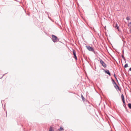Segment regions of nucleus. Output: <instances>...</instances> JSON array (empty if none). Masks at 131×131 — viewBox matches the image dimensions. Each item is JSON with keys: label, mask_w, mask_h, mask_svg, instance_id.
<instances>
[{"label": "nucleus", "mask_w": 131, "mask_h": 131, "mask_svg": "<svg viewBox=\"0 0 131 131\" xmlns=\"http://www.w3.org/2000/svg\"><path fill=\"white\" fill-rule=\"evenodd\" d=\"M52 39L54 42H57L58 40V38L56 36L53 35H52Z\"/></svg>", "instance_id": "f257e3e1"}, {"label": "nucleus", "mask_w": 131, "mask_h": 131, "mask_svg": "<svg viewBox=\"0 0 131 131\" xmlns=\"http://www.w3.org/2000/svg\"><path fill=\"white\" fill-rule=\"evenodd\" d=\"M86 48L89 51L94 52V50L93 48L91 47L90 46H86Z\"/></svg>", "instance_id": "f03ea898"}, {"label": "nucleus", "mask_w": 131, "mask_h": 131, "mask_svg": "<svg viewBox=\"0 0 131 131\" xmlns=\"http://www.w3.org/2000/svg\"><path fill=\"white\" fill-rule=\"evenodd\" d=\"M100 63L102 64V65L104 67H106V64L104 63V62L101 59L100 60Z\"/></svg>", "instance_id": "7ed1b4c3"}, {"label": "nucleus", "mask_w": 131, "mask_h": 131, "mask_svg": "<svg viewBox=\"0 0 131 131\" xmlns=\"http://www.w3.org/2000/svg\"><path fill=\"white\" fill-rule=\"evenodd\" d=\"M73 55L74 56V57L75 59V60H77V56H76V52H75V51L73 49Z\"/></svg>", "instance_id": "20e7f679"}, {"label": "nucleus", "mask_w": 131, "mask_h": 131, "mask_svg": "<svg viewBox=\"0 0 131 131\" xmlns=\"http://www.w3.org/2000/svg\"><path fill=\"white\" fill-rule=\"evenodd\" d=\"M114 87L115 88V89L117 90V89H118L119 90H120V89L119 88L118 86L116 84L115 85H114Z\"/></svg>", "instance_id": "39448f33"}, {"label": "nucleus", "mask_w": 131, "mask_h": 131, "mask_svg": "<svg viewBox=\"0 0 131 131\" xmlns=\"http://www.w3.org/2000/svg\"><path fill=\"white\" fill-rule=\"evenodd\" d=\"M121 98L123 101V103L124 104L125 103V101L124 100V98L123 95V94H122L121 95Z\"/></svg>", "instance_id": "423d86ee"}, {"label": "nucleus", "mask_w": 131, "mask_h": 131, "mask_svg": "<svg viewBox=\"0 0 131 131\" xmlns=\"http://www.w3.org/2000/svg\"><path fill=\"white\" fill-rule=\"evenodd\" d=\"M105 72L109 75L110 76L111 75V74L108 70L105 71Z\"/></svg>", "instance_id": "0eeeda50"}, {"label": "nucleus", "mask_w": 131, "mask_h": 131, "mask_svg": "<svg viewBox=\"0 0 131 131\" xmlns=\"http://www.w3.org/2000/svg\"><path fill=\"white\" fill-rule=\"evenodd\" d=\"M49 131H54L53 127H51L49 129Z\"/></svg>", "instance_id": "6e6552de"}, {"label": "nucleus", "mask_w": 131, "mask_h": 131, "mask_svg": "<svg viewBox=\"0 0 131 131\" xmlns=\"http://www.w3.org/2000/svg\"><path fill=\"white\" fill-rule=\"evenodd\" d=\"M115 27L116 28H117V29L118 30H119V26H118V25L117 24V23H116V25L115 26Z\"/></svg>", "instance_id": "1a4fd4ad"}, {"label": "nucleus", "mask_w": 131, "mask_h": 131, "mask_svg": "<svg viewBox=\"0 0 131 131\" xmlns=\"http://www.w3.org/2000/svg\"><path fill=\"white\" fill-rule=\"evenodd\" d=\"M128 106L129 108L131 109V103L128 104Z\"/></svg>", "instance_id": "9d476101"}, {"label": "nucleus", "mask_w": 131, "mask_h": 131, "mask_svg": "<svg viewBox=\"0 0 131 131\" xmlns=\"http://www.w3.org/2000/svg\"><path fill=\"white\" fill-rule=\"evenodd\" d=\"M63 130V128H62V127H61V126L60 127V128L59 129V131H61V130Z\"/></svg>", "instance_id": "9b49d317"}, {"label": "nucleus", "mask_w": 131, "mask_h": 131, "mask_svg": "<svg viewBox=\"0 0 131 131\" xmlns=\"http://www.w3.org/2000/svg\"><path fill=\"white\" fill-rule=\"evenodd\" d=\"M128 67V64L127 63H126L124 66L125 68H127Z\"/></svg>", "instance_id": "f8f14e48"}, {"label": "nucleus", "mask_w": 131, "mask_h": 131, "mask_svg": "<svg viewBox=\"0 0 131 131\" xmlns=\"http://www.w3.org/2000/svg\"><path fill=\"white\" fill-rule=\"evenodd\" d=\"M81 97H82V100L83 101L84 100V98L83 97V95H81Z\"/></svg>", "instance_id": "ddd939ff"}, {"label": "nucleus", "mask_w": 131, "mask_h": 131, "mask_svg": "<svg viewBox=\"0 0 131 131\" xmlns=\"http://www.w3.org/2000/svg\"><path fill=\"white\" fill-rule=\"evenodd\" d=\"M128 26L130 27H131V22L129 23L128 24Z\"/></svg>", "instance_id": "4468645a"}, {"label": "nucleus", "mask_w": 131, "mask_h": 131, "mask_svg": "<svg viewBox=\"0 0 131 131\" xmlns=\"http://www.w3.org/2000/svg\"><path fill=\"white\" fill-rule=\"evenodd\" d=\"M114 76L115 78V79H116V80L117 81V79L116 78V77L115 74H114Z\"/></svg>", "instance_id": "2eb2a0df"}, {"label": "nucleus", "mask_w": 131, "mask_h": 131, "mask_svg": "<svg viewBox=\"0 0 131 131\" xmlns=\"http://www.w3.org/2000/svg\"><path fill=\"white\" fill-rule=\"evenodd\" d=\"M126 19L127 20H129L130 19V18H129V17H127L126 18Z\"/></svg>", "instance_id": "dca6fc26"}, {"label": "nucleus", "mask_w": 131, "mask_h": 131, "mask_svg": "<svg viewBox=\"0 0 131 131\" xmlns=\"http://www.w3.org/2000/svg\"><path fill=\"white\" fill-rule=\"evenodd\" d=\"M113 84L114 85H115V84H116V83L115 82V81L113 82Z\"/></svg>", "instance_id": "f3484780"}, {"label": "nucleus", "mask_w": 131, "mask_h": 131, "mask_svg": "<svg viewBox=\"0 0 131 131\" xmlns=\"http://www.w3.org/2000/svg\"><path fill=\"white\" fill-rule=\"evenodd\" d=\"M122 58L123 59H124V58H124V56H123L122 55Z\"/></svg>", "instance_id": "a211bd4d"}, {"label": "nucleus", "mask_w": 131, "mask_h": 131, "mask_svg": "<svg viewBox=\"0 0 131 131\" xmlns=\"http://www.w3.org/2000/svg\"><path fill=\"white\" fill-rule=\"evenodd\" d=\"M129 70L131 71V68H130V69H129Z\"/></svg>", "instance_id": "6ab92c4d"}, {"label": "nucleus", "mask_w": 131, "mask_h": 131, "mask_svg": "<svg viewBox=\"0 0 131 131\" xmlns=\"http://www.w3.org/2000/svg\"><path fill=\"white\" fill-rule=\"evenodd\" d=\"M112 81L113 82L114 81L113 80V79H112Z\"/></svg>", "instance_id": "aec40b11"}, {"label": "nucleus", "mask_w": 131, "mask_h": 131, "mask_svg": "<svg viewBox=\"0 0 131 131\" xmlns=\"http://www.w3.org/2000/svg\"><path fill=\"white\" fill-rule=\"evenodd\" d=\"M104 28H105V29H106V26H105V27H104Z\"/></svg>", "instance_id": "412c9836"}, {"label": "nucleus", "mask_w": 131, "mask_h": 131, "mask_svg": "<svg viewBox=\"0 0 131 131\" xmlns=\"http://www.w3.org/2000/svg\"><path fill=\"white\" fill-rule=\"evenodd\" d=\"M130 30H131L130 33H131V29H130Z\"/></svg>", "instance_id": "4be33fe9"}]
</instances>
